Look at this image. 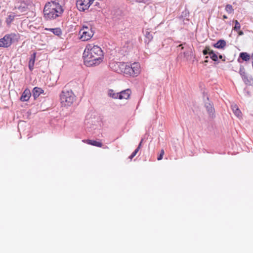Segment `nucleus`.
Here are the masks:
<instances>
[{"label":"nucleus","instance_id":"obj_1","mask_svg":"<svg viewBox=\"0 0 253 253\" xmlns=\"http://www.w3.org/2000/svg\"><path fill=\"white\" fill-rule=\"evenodd\" d=\"M104 53L100 46L93 43L87 44L83 53L84 62L87 67L97 66L103 62Z\"/></svg>","mask_w":253,"mask_h":253},{"label":"nucleus","instance_id":"obj_2","mask_svg":"<svg viewBox=\"0 0 253 253\" xmlns=\"http://www.w3.org/2000/svg\"><path fill=\"white\" fill-rule=\"evenodd\" d=\"M113 68L116 72L132 77H136L141 72L140 65L138 62H117L114 64Z\"/></svg>","mask_w":253,"mask_h":253},{"label":"nucleus","instance_id":"obj_3","mask_svg":"<svg viewBox=\"0 0 253 253\" xmlns=\"http://www.w3.org/2000/svg\"><path fill=\"white\" fill-rule=\"evenodd\" d=\"M63 10L61 6L55 1L47 2L43 9L44 17L47 20L55 19L60 16Z\"/></svg>","mask_w":253,"mask_h":253},{"label":"nucleus","instance_id":"obj_4","mask_svg":"<svg viewBox=\"0 0 253 253\" xmlns=\"http://www.w3.org/2000/svg\"><path fill=\"white\" fill-rule=\"evenodd\" d=\"M60 100L63 106H70L76 100V96L71 90H64L60 94Z\"/></svg>","mask_w":253,"mask_h":253},{"label":"nucleus","instance_id":"obj_5","mask_svg":"<svg viewBox=\"0 0 253 253\" xmlns=\"http://www.w3.org/2000/svg\"><path fill=\"white\" fill-rule=\"evenodd\" d=\"M20 39L18 34L10 33L5 35L2 38L0 39V47H9L13 42H18Z\"/></svg>","mask_w":253,"mask_h":253},{"label":"nucleus","instance_id":"obj_6","mask_svg":"<svg viewBox=\"0 0 253 253\" xmlns=\"http://www.w3.org/2000/svg\"><path fill=\"white\" fill-rule=\"evenodd\" d=\"M93 32L89 27L84 26L80 30L79 35L82 41L89 40L93 36Z\"/></svg>","mask_w":253,"mask_h":253},{"label":"nucleus","instance_id":"obj_7","mask_svg":"<svg viewBox=\"0 0 253 253\" xmlns=\"http://www.w3.org/2000/svg\"><path fill=\"white\" fill-rule=\"evenodd\" d=\"M94 0H76V6L80 11L88 9Z\"/></svg>","mask_w":253,"mask_h":253},{"label":"nucleus","instance_id":"obj_8","mask_svg":"<svg viewBox=\"0 0 253 253\" xmlns=\"http://www.w3.org/2000/svg\"><path fill=\"white\" fill-rule=\"evenodd\" d=\"M131 91L130 89H127L122 91L119 93V98L120 99H127L129 98Z\"/></svg>","mask_w":253,"mask_h":253},{"label":"nucleus","instance_id":"obj_9","mask_svg":"<svg viewBox=\"0 0 253 253\" xmlns=\"http://www.w3.org/2000/svg\"><path fill=\"white\" fill-rule=\"evenodd\" d=\"M31 95V93L29 89H26L20 97V100L21 101H27L29 100Z\"/></svg>","mask_w":253,"mask_h":253},{"label":"nucleus","instance_id":"obj_10","mask_svg":"<svg viewBox=\"0 0 253 253\" xmlns=\"http://www.w3.org/2000/svg\"><path fill=\"white\" fill-rule=\"evenodd\" d=\"M83 142L86 143L88 144L91 145L98 147H101L103 146V144L101 142L97 141L95 140H90V139L83 140Z\"/></svg>","mask_w":253,"mask_h":253},{"label":"nucleus","instance_id":"obj_11","mask_svg":"<svg viewBox=\"0 0 253 253\" xmlns=\"http://www.w3.org/2000/svg\"><path fill=\"white\" fill-rule=\"evenodd\" d=\"M44 92L43 90L38 87H35L33 90V94L35 99L38 98L40 94L43 93Z\"/></svg>","mask_w":253,"mask_h":253},{"label":"nucleus","instance_id":"obj_12","mask_svg":"<svg viewBox=\"0 0 253 253\" xmlns=\"http://www.w3.org/2000/svg\"><path fill=\"white\" fill-rule=\"evenodd\" d=\"M239 73L241 76L242 79L244 81V82L246 83L247 82H249L248 77L247 74L246 72L245 68L242 67L240 68Z\"/></svg>","mask_w":253,"mask_h":253},{"label":"nucleus","instance_id":"obj_13","mask_svg":"<svg viewBox=\"0 0 253 253\" xmlns=\"http://www.w3.org/2000/svg\"><path fill=\"white\" fill-rule=\"evenodd\" d=\"M36 56V53L34 52L31 55V57L29 61V69L30 70V71H32L34 68Z\"/></svg>","mask_w":253,"mask_h":253},{"label":"nucleus","instance_id":"obj_14","mask_svg":"<svg viewBox=\"0 0 253 253\" xmlns=\"http://www.w3.org/2000/svg\"><path fill=\"white\" fill-rule=\"evenodd\" d=\"M232 109L235 114V115L238 117H241L242 116V113L239 109L238 106L236 104H233L231 105Z\"/></svg>","mask_w":253,"mask_h":253},{"label":"nucleus","instance_id":"obj_15","mask_svg":"<svg viewBox=\"0 0 253 253\" xmlns=\"http://www.w3.org/2000/svg\"><path fill=\"white\" fill-rule=\"evenodd\" d=\"M226 45V42L224 40H220L216 43H214L213 46L217 48H223Z\"/></svg>","mask_w":253,"mask_h":253},{"label":"nucleus","instance_id":"obj_16","mask_svg":"<svg viewBox=\"0 0 253 253\" xmlns=\"http://www.w3.org/2000/svg\"><path fill=\"white\" fill-rule=\"evenodd\" d=\"M240 57L244 61H248L251 58V56L247 52H241L240 53Z\"/></svg>","mask_w":253,"mask_h":253},{"label":"nucleus","instance_id":"obj_17","mask_svg":"<svg viewBox=\"0 0 253 253\" xmlns=\"http://www.w3.org/2000/svg\"><path fill=\"white\" fill-rule=\"evenodd\" d=\"M45 30L50 31L52 32L54 34L57 36H59L61 34V29L58 28L52 29L45 28Z\"/></svg>","mask_w":253,"mask_h":253},{"label":"nucleus","instance_id":"obj_18","mask_svg":"<svg viewBox=\"0 0 253 253\" xmlns=\"http://www.w3.org/2000/svg\"><path fill=\"white\" fill-rule=\"evenodd\" d=\"M15 17V15L13 14L8 15L5 20V22L7 25H9L14 19Z\"/></svg>","mask_w":253,"mask_h":253},{"label":"nucleus","instance_id":"obj_19","mask_svg":"<svg viewBox=\"0 0 253 253\" xmlns=\"http://www.w3.org/2000/svg\"><path fill=\"white\" fill-rule=\"evenodd\" d=\"M108 94L110 97L114 99H118L119 98V93L114 92V90L112 89L108 90Z\"/></svg>","mask_w":253,"mask_h":253},{"label":"nucleus","instance_id":"obj_20","mask_svg":"<svg viewBox=\"0 0 253 253\" xmlns=\"http://www.w3.org/2000/svg\"><path fill=\"white\" fill-rule=\"evenodd\" d=\"M142 141H143V139L141 140L140 143H139L138 147L134 150V151L131 154V155L129 157V158L131 160L136 155V154L137 153V152L139 151L140 147H141V144L142 143Z\"/></svg>","mask_w":253,"mask_h":253},{"label":"nucleus","instance_id":"obj_21","mask_svg":"<svg viewBox=\"0 0 253 253\" xmlns=\"http://www.w3.org/2000/svg\"><path fill=\"white\" fill-rule=\"evenodd\" d=\"M225 9L226 11L229 14L232 13L234 11V9L232 6L229 4L226 5Z\"/></svg>","mask_w":253,"mask_h":253},{"label":"nucleus","instance_id":"obj_22","mask_svg":"<svg viewBox=\"0 0 253 253\" xmlns=\"http://www.w3.org/2000/svg\"><path fill=\"white\" fill-rule=\"evenodd\" d=\"M234 22L235 23V26L233 27V30H234L235 31H238L241 28L240 24L239 23V22L237 20H235Z\"/></svg>","mask_w":253,"mask_h":253},{"label":"nucleus","instance_id":"obj_23","mask_svg":"<svg viewBox=\"0 0 253 253\" xmlns=\"http://www.w3.org/2000/svg\"><path fill=\"white\" fill-rule=\"evenodd\" d=\"M210 56L211 58L214 61H216L218 59L217 55L213 51L211 52Z\"/></svg>","mask_w":253,"mask_h":253},{"label":"nucleus","instance_id":"obj_24","mask_svg":"<svg viewBox=\"0 0 253 253\" xmlns=\"http://www.w3.org/2000/svg\"><path fill=\"white\" fill-rule=\"evenodd\" d=\"M164 154H165V151H164V149H162L161 150L160 155L158 156V157L157 158V160L158 161H160V160H162Z\"/></svg>","mask_w":253,"mask_h":253},{"label":"nucleus","instance_id":"obj_25","mask_svg":"<svg viewBox=\"0 0 253 253\" xmlns=\"http://www.w3.org/2000/svg\"><path fill=\"white\" fill-rule=\"evenodd\" d=\"M146 37L149 39V41H151L153 39L152 35L149 32H147L146 33Z\"/></svg>","mask_w":253,"mask_h":253},{"label":"nucleus","instance_id":"obj_26","mask_svg":"<svg viewBox=\"0 0 253 253\" xmlns=\"http://www.w3.org/2000/svg\"><path fill=\"white\" fill-rule=\"evenodd\" d=\"M205 49L208 51L209 55L211 54V51H213L212 50H211L210 48V46H206Z\"/></svg>","mask_w":253,"mask_h":253},{"label":"nucleus","instance_id":"obj_27","mask_svg":"<svg viewBox=\"0 0 253 253\" xmlns=\"http://www.w3.org/2000/svg\"><path fill=\"white\" fill-rule=\"evenodd\" d=\"M148 0H135L137 2L145 3L148 1Z\"/></svg>","mask_w":253,"mask_h":253},{"label":"nucleus","instance_id":"obj_28","mask_svg":"<svg viewBox=\"0 0 253 253\" xmlns=\"http://www.w3.org/2000/svg\"><path fill=\"white\" fill-rule=\"evenodd\" d=\"M237 32L239 36H242L244 35V33L242 31L239 30Z\"/></svg>","mask_w":253,"mask_h":253},{"label":"nucleus","instance_id":"obj_29","mask_svg":"<svg viewBox=\"0 0 253 253\" xmlns=\"http://www.w3.org/2000/svg\"><path fill=\"white\" fill-rule=\"evenodd\" d=\"M203 53L204 55H207V54H209L208 51L205 49H204L203 51Z\"/></svg>","mask_w":253,"mask_h":253},{"label":"nucleus","instance_id":"obj_30","mask_svg":"<svg viewBox=\"0 0 253 253\" xmlns=\"http://www.w3.org/2000/svg\"><path fill=\"white\" fill-rule=\"evenodd\" d=\"M223 18L224 19H227V16L226 15H224L223 16Z\"/></svg>","mask_w":253,"mask_h":253},{"label":"nucleus","instance_id":"obj_31","mask_svg":"<svg viewBox=\"0 0 253 253\" xmlns=\"http://www.w3.org/2000/svg\"><path fill=\"white\" fill-rule=\"evenodd\" d=\"M219 57L220 59H222V56L221 55L219 56Z\"/></svg>","mask_w":253,"mask_h":253},{"label":"nucleus","instance_id":"obj_32","mask_svg":"<svg viewBox=\"0 0 253 253\" xmlns=\"http://www.w3.org/2000/svg\"><path fill=\"white\" fill-rule=\"evenodd\" d=\"M204 62H205V63H207V62H208V60H205V61H204Z\"/></svg>","mask_w":253,"mask_h":253}]
</instances>
